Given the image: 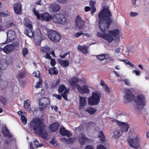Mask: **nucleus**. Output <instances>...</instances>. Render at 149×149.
Returning a JSON list of instances; mask_svg holds the SVG:
<instances>
[{
	"instance_id": "f257e3e1",
	"label": "nucleus",
	"mask_w": 149,
	"mask_h": 149,
	"mask_svg": "<svg viewBox=\"0 0 149 149\" xmlns=\"http://www.w3.org/2000/svg\"><path fill=\"white\" fill-rule=\"evenodd\" d=\"M111 15L108 8L103 9L99 13V26L100 29L103 32H106L108 29L112 21L110 18Z\"/></svg>"
},
{
	"instance_id": "f03ea898",
	"label": "nucleus",
	"mask_w": 149,
	"mask_h": 149,
	"mask_svg": "<svg viewBox=\"0 0 149 149\" xmlns=\"http://www.w3.org/2000/svg\"><path fill=\"white\" fill-rule=\"evenodd\" d=\"M29 127L33 130L35 133L42 138L47 137V134L45 130V127L41 120L35 118L33 119L30 122Z\"/></svg>"
},
{
	"instance_id": "7ed1b4c3",
	"label": "nucleus",
	"mask_w": 149,
	"mask_h": 149,
	"mask_svg": "<svg viewBox=\"0 0 149 149\" xmlns=\"http://www.w3.org/2000/svg\"><path fill=\"white\" fill-rule=\"evenodd\" d=\"M97 35L98 36L102 37L109 42H111L114 40L116 43L118 42L120 37L121 36L120 32L118 29L109 31V33L107 34L98 32Z\"/></svg>"
},
{
	"instance_id": "20e7f679",
	"label": "nucleus",
	"mask_w": 149,
	"mask_h": 149,
	"mask_svg": "<svg viewBox=\"0 0 149 149\" xmlns=\"http://www.w3.org/2000/svg\"><path fill=\"white\" fill-rule=\"evenodd\" d=\"M101 96L99 92H93L92 96L88 99V104L90 105L97 104L100 102Z\"/></svg>"
},
{
	"instance_id": "39448f33",
	"label": "nucleus",
	"mask_w": 149,
	"mask_h": 149,
	"mask_svg": "<svg viewBox=\"0 0 149 149\" xmlns=\"http://www.w3.org/2000/svg\"><path fill=\"white\" fill-rule=\"evenodd\" d=\"M133 139H129L128 141L130 146L135 148L139 147V141L140 139V136L138 134H134L133 135Z\"/></svg>"
},
{
	"instance_id": "423d86ee",
	"label": "nucleus",
	"mask_w": 149,
	"mask_h": 149,
	"mask_svg": "<svg viewBox=\"0 0 149 149\" xmlns=\"http://www.w3.org/2000/svg\"><path fill=\"white\" fill-rule=\"evenodd\" d=\"M52 20L55 23L61 24L63 25L66 22L64 15L61 13H56L52 17Z\"/></svg>"
},
{
	"instance_id": "0eeeda50",
	"label": "nucleus",
	"mask_w": 149,
	"mask_h": 149,
	"mask_svg": "<svg viewBox=\"0 0 149 149\" xmlns=\"http://www.w3.org/2000/svg\"><path fill=\"white\" fill-rule=\"evenodd\" d=\"M49 38L54 42L58 41L60 38V35L55 31L52 30L47 33Z\"/></svg>"
},
{
	"instance_id": "6e6552de",
	"label": "nucleus",
	"mask_w": 149,
	"mask_h": 149,
	"mask_svg": "<svg viewBox=\"0 0 149 149\" xmlns=\"http://www.w3.org/2000/svg\"><path fill=\"white\" fill-rule=\"evenodd\" d=\"M124 94L123 96L125 103H127L131 101V99L133 97L131 91L129 89H124L122 91Z\"/></svg>"
},
{
	"instance_id": "1a4fd4ad",
	"label": "nucleus",
	"mask_w": 149,
	"mask_h": 149,
	"mask_svg": "<svg viewBox=\"0 0 149 149\" xmlns=\"http://www.w3.org/2000/svg\"><path fill=\"white\" fill-rule=\"evenodd\" d=\"M112 122L118 125L123 132H126L128 131L129 126L127 123L125 122H120L116 120H113Z\"/></svg>"
},
{
	"instance_id": "9d476101",
	"label": "nucleus",
	"mask_w": 149,
	"mask_h": 149,
	"mask_svg": "<svg viewBox=\"0 0 149 149\" xmlns=\"http://www.w3.org/2000/svg\"><path fill=\"white\" fill-rule=\"evenodd\" d=\"M7 39L5 42L4 44H7L14 40L16 36V33L14 31L12 30H8L6 33Z\"/></svg>"
},
{
	"instance_id": "9b49d317",
	"label": "nucleus",
	"mask_w": 149,
	"mask_h": 149,
	"mask_svg": "<svg viewBox=\"0 0 149 149\" xmlns=\"http://www.w3.org/2000/svg\"><path fill=\"white\" fill-rule=\"evenodd\" d=\"M42 34L40 30L39 29H36L35 31L34 39L37 45H39L40 41L42 40Z\"/></svg>"
},
{
	"instance_id": "f8f14e48",
	"label": "nucleus",
	"mask_w": 149,
	"mask_h": 149,
	"mask_svg": "<svg viewBox=\"0 0 149 149\" xmlns=\"http://www.w3.org/2000/svg\"><path fill=\"white\" fill-rule=\"evenodd\" d=\"M136 104L141 106H144L146 104L145 98L144 96L142 94L138 95L135 100Z\"/></svg>"
},
{
	"instance_id": "ddd939ff",
	"label": "nucleus",
	"mask_w": 149,
	"mask_h": 149,
	"mask_svg": "<svg viewBox=\"0 0 149 149\" xmlns=\"http://www.w3.org/2000/svg\"><path fill=\"white\" fill-rule=\"evenodd\" d=\"M39 104L43 107H45L50 103L49 100L47 97H42L39 100Z\"/></svg>"
},
{
	"instance_id": "4468645a",
	"label": "nucleus",
	"mask_w": 149,
	"mask_h": 149,
	"mask_svg": "<svg viewBox=\"0 0 149 149\" xmlns=\"http://www.w3.org/2000/svg\"><path fill=\"white\" fill-rule=\"evenodd\" d=\"M76 88L78 91H79L80 93H88L89 91L88 87L85 85H84L81 87L79 85L77 84L76 86Z\"/></svg>"
},
{
	"instance_id": "2eb2a0df",
	"label": "nucleus",
	"mask_w": 149,
	"mask_h": 149,
	"mask_svg": "<svg viewBox=\"0 0 149 149\" xmlns=\"http://www.w3.org/2000/svg\"><path fill=\"white\" fill-rule=\"evenodd\" d=\"M76 26H78L79 29L82 28L85 23V21L82 20L81 17L79 16L76 17Z\"/></svg>"
},
{
	"instance_id": "dca6fc26",
	"label": "nucleus",
	"mask_w": 149,
	"mask_h": 149,
	"mask_svg": "<svg viewBox=\"0 0 149 149\" xmlns=\"http://www.w3.org/2000/svg\"><path fill=\"white\" fill-rule=\"evenodd\" d=\"M88 140V138L85 136L83 133H81L80 134L78 137V141L81 145H84L85 142Z\"/></svg>"
},
{
	"instance_id": "f3484780",
	"label": "nucleus",
	"mask_w": 149,
	"mask_h": 149,
	"mask_svg": "<svg viewBox=\"0 0 149 149\" xmlns=\"http://www.w3.org/2000/svg\"><path fill=\"white\" fill-rule=\"evenodd\" d=\"M12 63V61L10 63L8 61L5 59L2 60L0 61V69L1 70H4L6 69L9 64Z\"/></svg>"
},
{
	"instance_id": "a211bd4d",
	"label": "nucleus",
	"mask_w": 149,
	"mask_h": 149,
	"mask_svg": "<svg viewBox=\"0 0 149 149\" xmlns=\"http://www.w3.org/2000/svg\"><path fill=\"white\" fill-rule=\"evenodd\" d=\"M52 18V15L47 12L41 14L40 18L42 20H45L47 22L49 21Z\"/></svg>"
},
{
	"instance_id": "6ab92c4d",
	"label": "nucleus",
	"mask_w": 149,
	"mask_h": 149,
	"mask_svg": "<svg viewBox=\"0 0 149 149\" xmlns=\"http://www.w3.org/2000/svg\"><path fill=\"white\" fill-rule=\"evenodd\" d=\"M86 97L79 96V110L83 109L86 104Z\"/></svg>"
},
{
	"instance_id": "aec40b11",
	"label": "nucleus",
	"mask_w": 149,
	"mask_h": 149,
	"mask_svg": "<svg viewBox=\"0 0 149 149\" xmlns=\"http://www.w3.org/2000/svg\"><path fill=\"white\" fill-rule=\"evenodd\" d=\"M15 12L17 14H20L22 11V6L20 3H15L13 5Z\"/></svg>"
},
{
	"instance_id": "412c9836",
	"label": "nucleus",
	"mask_w": 149,
	"mask_h": 149,
	"mask_svg": "<svg viewBox=\"0 0 149 149\" xmlns=\"http://www.w3.org/2000/svg\"><path fill=\"white\" fill-rule=\"evenodd\" d=\"M60 134L63 136H66L69 137L72 136V134L70 131L67 130L64 127H61L59 130Z\"/></svg>"
},
{
	"instance_id": "4be33fe9",
	"label": "nucleus",
	"mask_w": 149,
	"mask_h": 149,
	"mask_svg": "<svg viewBox=\"0 0 149 149\" xmlns=\"http://www.w3.org/2000/svg\"><path fill=\"white\" fill-rule=\"evenodd\" d=\"M1 131L5 137H8L10 138L12 137L13 136V135L10 133L8 130L6 126L2 127Z\"/></svg>"
},
{
	"instance_id": "5701e85b",
	"label": "nucleus",
	"mask_w": 149,
	"mask_h": 149,
	"mask_svg": "<svg viewBox=\"0 0 149 149\" xmlns=\"http://www.w3.org/2000/svg\"><path fill=\"white\" fill-rule=\"evenodd\" d=\"M14 47L13 44H8L4 47V52L7 54L10 53L14 49Z\"/></svg>"
},
{
	"instance_id": "b1692460",
	"label": "nucleus",
	"mask_w": 149,
	"mask_h": 149,
	"mask_svg": "<svg viewBox=\"0 0 149 149\" xmlns=\"http://www.w3.org/2000/svg\"><path fill=\"white\" fill-rule=\"evenodd\" d=\"M49 8L52 10V11H57L59 10L60 6L56 3H53L50 5Z\"/></svg>"
},
{
	"instance_id": "393cba45",
	"label": "nucleus",
	"mask_w": 149,
	"mask_h": 149,
	"mask_svg": "<svg viewBox=\"0 0 149 149\" xmlns=\"http://www.w3.org/2000/svg\"><path fill=\"white\" fill-rule=\"evenodd\" d=\"M29 109L27 111H29L30 113L33 112V114H34L36 113V112L38 111H42L43 109L42 107H39V108H36V107L34 106L32 107H30L29 108Z\"/></svg>"
},
{
	"instance_id": "a878e982",
	"label": "nucleus",
	"mask_w": 149,
	"mask_h": 149,
	"mask_svg": "<svg viewBox=\"0 0 149 149\" xmlns=\"http://www.w3.org/2000/svg\"><path fill=\"white\" fill-rule=\"evenodd\" d=\"M78 50L80 51L84 54H87L88 53L87 47L86 46H81L78 45L77 47Z\"/></svg>"
},
{
	"instance_id": "bb28decb",
	"label": "nucleus",
	"mask_w": 149,
	"mask_h": 149,
	"mask_svg": "<svg viewBox=\"0 0 149 149\" xmlns=\"http://www.w3.org/2000/svg\"><path fill=\"white\" fill-rule=\"evenodd\" d=\"M32 29L30 28L26 29L24 32L25 34L30 38L33 37L34 38V35L32 31Z\"/></svg>"
},
{
	"instance_id": "cd10ccee",
	"label": "nucleus",
	"mask_w": 149,
	"mask_h": 149,
	"mask_svg": "<svg viewBox=\"0 0 149 149\" xmlns=\"http://www.w3.org/2000/svg\"><path fill=\"white\" fill-rule=\"evenodd\" d=\"M59 126V124L58 123H54L51 124L49 127L50 130L52 132H54L57 130Z\"/></svg>"
},
{
	"instance_id": "c85d7f7f",
	"label": "nucleus",
	"mask_w": 149,
	"mask_h": 149,
	"mask_svg": "<svg viewBox=\"0 0 149 149\" xmlns=\"http://www.w3.org/2000/svg\"><path fill=\"white\" fill-rule=\"evenodd\" d=\"M24 25L27 27L28 28L32 29V26L31 24L30 20L28 18H25L24 19Z\"/></svg>"
},
{
	"instance_id": "c756f323",
	"label": "nucleus",
	"mask_w": 149,
	"mask_h": 149,
	"mask_svg": "<svg viewBox=\"0 0 149 149\" xmlns=\"http://www.w3.org/2000/svg\"><path fill=\"white\" fill-rule=\"evenodd\" d=\"M59 63L61 66L66 67L69 64V63L67 60H62L59 59L58 60Z\"/></svg>"
},
{
	"instance_id": "7c9ffc66",
	"label": "nucleus",
	"mask_w": 149,
	"mask_h": 149,
	"mask_svg": "<svg viewBox=\"0 0 149 149\" xmlns=\"http://www.w3.org/2000/svg\"><path fill=\"white\" fill-rule=\"evenodd\" d=\"M48 71L49 74L51 75L52 74L57 75L58 73L57 70L55 67L49 68Z\"/></svg>"
},
{
	"instance_id": "2f4dec72",
	"label": "nucleus",
	"mask_w": 149,
	"mask_h": 149,
	"mask_svg": "<svg viewBox=\"0 0 149 149\" xmlns=\"http://www.w3.org/2000/svg\"><path fill=\"white\" fill-rule=\"evenodd\" d=\"M78 81V78L77 77H73L69 81L70 84L72 86H76V83Z\"/></svg>"
},
{
	"instance_id": "473e14b6",
	"label": "nucleus",
	"mask_w": 149,
	"mask_h": 149,
	"mask_svg": "<svg viewBox=\"0 0 149 149\" xmlns=\"http://www.w3.org/2000/svg\"><path fill=\"white\" fill-rule=\"evenodd\" d=\"M123 132L122 130H117L114 132L113 137L115 139L118 138L122 134Z\"/></svg>"
},
{
	"instance_id": "72a5a7b5",
	"label": "nucleus",
	"mask_w": 149,
	"mask_h": 149,
	"mask_svg": "<svg viewBox=\"0 0 149 149\" xmlns=\"http://www.w3.org/2000/svg\"><path fill=\"white\" fill-rule=\"evenodd\" d=\"M109 57V55L107 54H106L98 55L97 56V58L100 60H103Z\"/></svg>"
},
{
	"instance_id": "f704fd0d",
	"label": "nucleus",
	"mask_w": 149,
	"mask_h": 149,
	"mask_svg": "<svg viewBox=\"0 0 149 149\" xmlns=\"http://www.w3.org/2000/svg\"><path fill=\"white\" fill-rule=\"evenodd\" d=\"M98 136L101 141L104 142L105 141V137L102 131H100L98 134Z\"/></svg>"
},
{
	"instance_id": "c9c22d12",
	"label": "nucleus",
	"mask_w": 149,
	"mask_h": 149,
	"mask_svg": "<svg viewBox=\"0 0 149 149\" xmlns=\"http://www.w3.org/2000/svg\"><path fill=\"white\" fill-rule=\"evenodd\" d=\"M30 102L29 100H25L24 102V107L25 109L27 111L29 109L30 107Z\"/></svg>"
},
{
	"instance_id": "e433bc0d",
	"label": "nucleus",
	"mask_w": 149,
	"mask_h": 149,
	"mask_svg": "<svg viewBox=\"0 0 149 149\" xmlns=\"http://www.w3.org/2000/svg\"><path fill=\"white\" fill-rule=\"evenodd\" d=\"M40 49L41 52L46 53L49 52L50 50V48L46 46L41 47Z\"/></svg>"
},
{
	"instance_id": "4c0bfd02",
	"label": "nucleus",
	"mask_w": 149,
	"mask_h": 149,
	"mask_svg": "<svg viewBox=\"0 0 149 149\" xmlns=\"http://www.w3.org/2000/svg\"><path fill=\"white\" fill-rule=\"evenodd\" d=\"M96 111V109L92 107L88 108L87 109L85 110V111L87 112L91 115L94 114Z\"/></svg>"
},
{
	"instance_id": "58836bf2",
	"label": "nucleus",
	"mask_w": 149,
	"mask_h": 149,
	"mask_svg": "<svg viewBox=\"0 0 149 149\" xmlns=\"http://www.w3.org/2000/svg\"><path fill=\"white\" fill-rule=\"evenodd\" d=\"M33 11L34 15L37 16V19H40L41 14H39L38 10H36L35 8H34L33 9Z\"/></svg>"
},
{
	"instance_id": "ea45409f",
	"label": "nucleus",
	"mask_w": 149,
	"mask_h": 149,
	"mask_svg": "<svg viewBox=\"0 0 149 149\" xmlns=\"http://www.w3.org/2000/svg\"><path fill=\"white\" fill-rule=\"evenodd\" d=\"M68 92V91L67 90H66L64 92L61 94L63 98L66 100H68V99L67 98V95Z\"/></svg>"
},
{
	"instance_id": "a19ab883",
	"label": "nucleus",
	"mask_w": 149,
	"mask_h": 149,
	"mask_svg": "<svg viewBox=\"0 0 149 149\" xmlns=\"http://www.w3.org/2000/svg\"><path fill=\"white\" fill-rule=\"evenodd\" d=\"M21 118L22 124L24 125L26 124L27 122V119L23 115H21Z\"/></svg>"
},
{
	"instance_id": "79ce46f5",
	"label": "nucleus",
	"mask_w": 149,
	"mask_h": 149,
	"mask_svg": "<svg viewBox=\"0 0 149 149\" xmlns=\"http://www.w3.org/2000/svg\"><path fill=\"white\" fill-rule=\"evenodd\" d=\"M39 142L37 141V140H35L33 142V144L34 146V147L36 148H37L39 147L42 146V144H39Z\"/></svg>"
},
{
	"instance_id": "37998d69",
	"label": "nucleus",
	"mask_w": 149,
	"mask_h": 149,
	"mask_svg": "<svg viewBox=\"0 0 149 149\" xmlns=\"http://www.w3.org/2000/svg\"><path fill=\"white\" fill-rule=\"evenodd\" d=\"M45 0H43V3H42V2L41 1V0H39L38 1H37L35 2L33 4V5L34 6L36 5H44V2H45Z\"/></svg>"
},
{
	"instance_id": "c03bdc74",
	"label": "nucleus",
	"mask_w": 149,
	"mask_h": 149,
	"mask_svg": "<svg viewBox=\"0 0 149 149\" xmlns=\"http://www.w3.org/2000/svg\"><path fill=\"white\" fill-rule=\"evenodd\" d=\"M123 48H116L114 50V52L116 54H118L120 53H121L123 52Z\"/></svg>"
},
{
	"instance_id": "a18cd8bd",
	"label": "nucleus",
	"mask_w": 149,
	"mask_h": 149,
	"mask_svg": "<svg viewBox=\"0 0 149 149\" xmlns=\"http://www.w3.org/2000/svg\"><path fill=\"white\" fill-rule=\"evenodd\" d=\"M65 87L63 85L60 86L58 88V91L60 93H62L65 89Z\"/></svg>"
},
{
	"instance_id": "49530a36",
	"label": "nucleus",
	"mask_w": 149,
	"mask_h": 149,
	"mask_svg": "<svg viewBox=\"0 0 149 149\" xmlns=\"http://www.w3.org/2000/svg\"><path fill=\"white\" fill-rule=\"evenodd\" d=\"M24 75L25 74L24 72H19L17 74V76L18 77L22 78H23L24 76Z\"/></svg>"
},
{
	"instance_id": "de8ad7c7",
	"label": "nucleus",
	"mask_w": 149,
	"mask_h": 149,
	"mask_svg": "<svg viewBox=\"0 0 149 149\" xmlns=\"http://www.w3.org/2000/svg\"><path fill=\"white\" fill-rule=\"evenodd\" d=\"M0 101L3 105H5L6 104V99L3 97H1L0 98Z\"/></svg>"
},
{
	"instance_id": "09e8293b",
	"label": "nucleus",
	"mask_w": 149,
	"mask_h": 149,
	"mask_svg": "<svg viewBox=\"0 0 149 149\" xmlns=\"http://www.w3.org/2000/svg\"><path fill=\"white\" fill-rule=\"evenodd\" d=\"M139 14L137 13L134 12H131L129 13L130 16L131 17H135L136 16L138 15Z\"/></svg>"
},
{
	"instance_id": "8fccbe9b",
	"label": "nucleus",
	"mask_w": 149,
	"mask_h": 149,
	"mask_svg": "<svg viewBox=\"0 0 149 149\" xmlns=\"http://www.w3.org/2000/svg\"><path fill=\"white\" fill-rule=\"evenodd\" d=\"M69 54L70 52H67L64 54L63 55H60L59 56L61 58H64L67 55H68V58H69L70 56V55Z\"/></svg>"
},
{
	"instance_id": "3c124183",
	"label": "nucleus",
	"mask_w": 149,
	"mask_h": 149,
	"mask_svg": "<svg viewBox=\"0 0 149 149\" xmlns=\"http://www.w3.org/2000/svg\"><path fill=\"white\" fill-rule=\"evenodd\" d=\"M23 54L25 56L28 53V50L26 47H24L23 49Z\"/></svg>"
},
{
	"instance_id": "603ef678",
	"label": "nucleus",
	"mask_w": 149,
	"mask_h": 149,
	"mask_svg": "<svg viewBox=\"0 0 149 149\" xmlns=\"http://www.w3.org/2000/svg\"><path fill=\"white\" fill-rule=\"evenodd\" d=\"M50 64L52 66H54L56 64V62L54 58H52L51 59Z\"/></svg>"
},
{
	"instance_id": "864d4df0",
	"label": "nucleus",
	"mask_w": 149,
	"mask_h": 149,
	"mask_svg": "<svg viewBox=\"0 0 149 149\" xmlns=\"http://www.w3.org/2000/svg\"><path fill=\"white\" fill-rule=\"evenodd\" d=\"M121 81H123L125 83V84L127 86H130V83L129 81L126 79L122 80Z\"/></svg>"
},
{
	"instance_id": "5fc2aeb1",
	"label": "nucleus",
	"mask_w": 149,
	"mask_h": 149,
	"mask_svg": "<svg viewBox=\"0 0 149 149\" xmlns=\"http://www.w3.org/2000/svg\"><path fill=\"white\" fill-rule=\"evenodd\" d=\"M40 72L38 70L37 72H34L33 73V76L36 77H38L40 75Z\"/></svg>"
},
{
	"instance_id": "6e6d98bb",
	"label": "nucleus",
	"mask_w": 149,
	"mask_h": 149,
	"mask_svg": "<svg viewBox=\"0 0 149 149\" xmlns=\"http://www.w3.org/2000/svg\"><path fill=\"white\" fill-rule=\"evenodd\" d=\"M103 88L106 92L109 93L110 92V89L107 86V85H105V86L103 87Z\"/></svg>"
},
{
	"instance_id": "4d7b16f0",
	"label": "nucleus",
	"mask_w": 149,
	"mask_h": 149,
	"mask_svg": "<svg viewBox=\"0 0 149 149\" xmlns=\"http://www.w3.org/2000/svg\"><path fill=\"white\" fill-rule=\"evenodd\" d=\"M132 72L133 73H135L136 75L137 76L141 74L140 72L138 70H133L132 71Z\"/></svg>"
},
{
	"instance_id": "13d9d810",
	"label": "nucleus",
	"mask_w": 149,
	"mask_h": 149,
	"mask_svg": "<svg viewBox=\"0 0 149 149\" xmlns=\"http://www.w3.org/2000/svg\"><path fill=\"white\" fill-rule=\"evenodd\" d=\"M8 15V14L5 13L3 12L0 13V16L1 18V17H7Z\"/></svg>"
},
{
	"instance_id": "bf43d9fd",
	"label": "nucleus",
	"mask_w": 149,
	"mask_h": 149,
	"mask_svg": "<svg viewBox=\"0 0 149 149\" xmlns=\"http://www.w3.org/2000/svg\"><path fill=\"white\" fill-rule=\"evenodd\" d=\"M83 33L82 31H81L80 32L77 33L75 34V37L76 38H77L79 37V36L83 35Z\"/></svg>"
},
{
	"instance_id": "052dcab7",
	"label": "nucleus",
	"mask_w": 149,
	"mask_h": 149,
	"mask_svg": "<svg viewBox=\"0 0 149 149\" xmlns=\"http://www.w3.org/2000/svg\"><path fill=\"white\" fill-rule=\"evenodd\" d=\"M53 96L55 97L56 98H57L59 100H60L61 99V97L60 95H58L54 94H53Z\"/></svg>"
},
{
	"instance_id": "680f3d73",
	"label": "nucleus",
	"mask_w": 149,
	"mask_h": 149,
	"mask_svg": "<svg viewBox=\"0 0 149 149\" xmlns=\"http://www.w3.org/2000/svg\"><path fill=\"white\" fill-rule=\"evenodd\" d=\"M75 130L77 132L79 131V132H80V131L83 130V128L81 126H79L78 127L75 128Z\"/></svg>"
},
{
	"instance_id": "e2e57ef3",
	"label": "nucleus",
	"mask_w": 149,
	"mask_h": 149,
	"mask_svg": "<svg viewBox=\"0 0 149 149\" xmlns=\"http://www.w3.org/2000/svg\"><path fill=\"white\" fill-rule=\"evenodd\" d=\"M97 149H107L104 146L99 145L97 146Z\"/></svg>"
},
{
	"instance_id": "0e129e2a",
	"label": "nucleus",
	"mask_w": 149,
	"mask_h": 149,
	"mask_svg": "<svg viewBox=\"0 0 149 149\" xmlns=\"http://www.w3.org/2000/svg\"><path fill=\"white\" fill-rule=\"evenodd\" d=\"M67 0H57V1L58 3L62 4H65L67 1Z\"/></svg>"
},
{
	"instance_id": "69168bd1",
	"label": "nucleus",
	"mask_w": 149,
	"mask_h": 149,
	"mask_svg": "<svg viewBox=\"0 0 149 149\" xmlns=\"http://www.w3.org/2000/svg\"><path fill=\"white\" fill-rule=\"evenodd\" d=\"M42 86V84L40 82H38L37 83L36 86V88H39L41 87Z\"/></svg>"
},
{
	"instance_id": "338daca9",
	"label": "nucleus",
	"mask_w": 149,
	"mask_h": 149,
	"mask_svg": "<svg viewBox=\"0 0 149 149\" xmlns=\"http://www.w3.org/2000/svg\"><path fill=\"white\" fill-rule=\"evenodd\" d=\"M92 9L91 10V13L92 15H93L95 11H96V8L95 7H92Z\"/></svg>"
},
{
	"instance_id": "774afa93",
	"label": "nucleus",
	"mask_w": 149,
	"mask_h": 149,
	"mask_svg": "<svg viewBox=\"0 0 149 149\" xmlns=\"http://www.w3.org/2000/svg\"><path fill=\"white\" fill-rule=\"evenodd\" d=\"M60 82V80L59 79H57L56 80V83L55 84V85H54L55 86H54V87H55L57 86L59 84Z\"/></svg>"
}]
</instances>
